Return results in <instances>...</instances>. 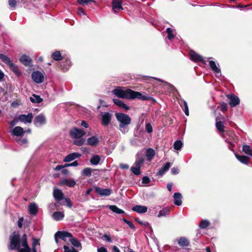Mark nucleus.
Masks as SVG:
<instances>
[{
    "label": "nucleus",
    "instance_id": "nucleus-9",
    "mask_svg": "<svg viewBox=\"0 0 252 252\" xmlns=\"http://www.w3.org/2000/svg\"><path fill=\"white\" fill-rule=\"evenodd\" d=\"M112 115L109 112L102 113L101 115V124L104 126H108L111 120Z\"/></svg>",
    "mask_w": 252,
    "mask_h": 252
},
{
    "label": "nucleus",
    "instance_id": "nucleus-2",
    "mask_svg": "<svg viewBox=\"0 0 252 252\" xmlns=\"http://www.w3.org/2000/svg\"><path fill=\"white\" fill-rule=\"evenodd\" d=\"M113 93L119 98L124 99H135L138 98L142 100H149L152 99V97L141 94L138 92L132 91L129 89L126 90L121 87H117L113 91Z\"/></svg>",
    "mask_w": 252,
    "mask_h": 252
},
{
    "label": "nucleus",
    "instance_id": "nucleus-21",
    "mask_svg": "<svg viewBox=\"0 0 252 252\" xmlns=\"http://www.w3.org/2000/svg\"><path fill=\"white\" fill-rule=\"evenodd\" d=\"M114 103L119 107L128 110L130 109L129 107L126 105L123 101L118 99H113Z\"/></svg>",
    "mask_w": 252,
    "mask_h": 252
},
{
    "label": "nucleus",
    "instance_id": "nucleus-23",
    "mask_svg": "<svg viewBox=\"0 0 252 252\" xmlns=\"http://www.w3.org/2000/svg\"><path fill=\"white\" fill-rule=\"evenodd\" d=\"M76 184L74 180L63 179L61 182V185H66L69 187H73Z\"/></svg>",
    "mask_w": 252,
    "mask_h": 252
},
{
    "label": "nucleus",
    "instance_id": "nucleus-55",
    "mask_svg": "<svg viewBox=\"0 0 252 252\" xmlns=\"http://www.w3.org/2000/svg\"><path fill=\"white\" fill-rule=\"evenodd\" d=\"M123 220L124 222H125L126 224H128L130 228L132 229H134L135 228L132 222L126 220V219H123Z\"/></svg>",
    "mask_w": 252,
    "mask_h": 252
},
{
    "label": "nucleus",
    "instance_id": "nucleus-17",
    "mask_svg": "<svg viewBox=\"0 0 252 252\" xmlns=\"http://www.w3.org/2000/svg\"><path fill=\"white\" fill-rule=\"evenodd\" d=\"M190 59L191 60L194 61V62H198V61H201L204 64H206V62L204 61L203 58L199 55L196 54L194 51H190Z\"/></svg>",
    "mask_w": 252,
    "mask_h": 252
},
{
    "label": "nucleus",
    "instance_id": "nucleus-28",
    "mask_svg": "<svg viewBox=\"0 0 252 252\" xmlns=\"http://www.w3.org/2000/svg\"><path fill=\"white\" fill-rule=\"evenodd\" d=\"M135 220L138 222V223H139L140 224H144L145 226H146V231L147 232H150V234L149 235L150 236H152L153 235V229H152V228L151 226H150L149 225V224L147 223V222H145V223H143L142 221L140 220L138 218H136L135 219Z\"/></svg>",
    "mask_w": 252,
    "mask_h": 252
},
{
    "label": "nucleus",
    "instance_id": "nucleus-39",
    "mask_svg": "<svg viewBox=\"0 0 252 252\" xmlns=\"http://www.w3.org/2000/svg\"><path fill=\"white\" fill-rule=\"evenodd\" d=\"M54 219L56 220H62L64 217V214L61 212H56L53 215Z\"/></svg>",
    "mask_w": 252,
    "mask_h": 252
},
{
    "label": "nucleus",
    "instance_id": "nucleus-25",
    "mask_svg": "<svg viewBox=\"0 0 252 252\" xmlns=\"http://www.w3.org/2000/svg\"><path fill=\"white\" fill-rule=\"evenodd\" d=\"M15 141L20 146L24 147H27L28 145V140L27 138H16Z\"/></svg>",
    "mask_w": 252,
    "mask_h": 252
},
{
    "label": "nucleus",
    "instance_id": "nucleus-7",
    "mask_svg": "<svg viewBox=\"0 0 252 252\" xmlns=\"http://www.w3.org/2000/svg\"><path fill=\"white\" fill-rule=\"evenodd\" d=\"M61 238L64 241H66L67 240V238H68V241L70 242L71 244L75 247L77 248L81 247L80 242L76 239L75 237H55V240L57 243L58 242V239Z\"/></svg>",
    "mask_w": 252,
    "mask_h": 252
},
{
    "label": "nucleus",
    "instance_id": "nucleus-64",
    "mask_svg": "<svg viewBox=\"0 0 252 252\" xmlns=\"http://www.w3.org/2000/svg\"><path fill=\"white\" fill-rule=\"evenodd\" d=\"M112 250L113 252H120L118 248L115 246L113 247Z\"/></svg>",
    "mask_w": 252,
    "mask_h": 252
},
{
    "label": "nucleus",
    "instance_id": "nucleus-44",
    "mask_svg": "<svg viewBox=\"0 0 252 252\" xmlns=\"http://www.w3.org/2000/svg\"><path fill=\"white\" fill-rule=\"evenodd\" d=\"M82 174L87 177H90L92 175V170L90 168H85L82 171Z\"/></svg>",
    "mask_w": 252,
    "mask_h": 252
},
{
    "label": "nucleus",
    "instance_id": "nucleus-31",
    "mask_svg": "<svg viewBox=\"0 0 252 252\" xmlns=\"http://www.w3.org/2000/svg\"><path fill=\"white\" fill-rule=\"evenodd\" d=\"M209 65L211 68L216 74H220V69L217 67L215 62L210 61L209 62Z\"/></svg>",
    "mask_w": 252,
    "mask_h": 252
},
{
    "label": "nucleus",
    "instance_id": "nucleus-14",
    "mask_svg": "<svg viewBox=\"0 0 252 252\" xmlns=\"http://www.w3.org/2000/svg\"><path fill=\"white\" fill-rule=\"evenodd\" d=\"M11 133L12 135L17 137L16 138H19L23 135L24 130L22 127L17 126L13 128L11 131Z\"/></svg>",
    "mask_w": 252,
    "mask_h": 252
},
{
    "label": "nucleus",
    "instance_id": "nucleus-34",
    "mask_svg": "<svg viewBox=\"0 0 252 252\" xmlns=\"http://www.w3.org/2000/svg\"><path fill=\"white\" fill-rule=\"evenodd\" d=\"M108 207L112 212L118 214H122L125 213L124 211L123 210L119 208L117 206L115 205H109Z\"/></svg>",
    "mask_w": 252,
    "mask_h": 252
},
{
    "label": "nucleus",
    "instance_id": "nucleus-46",
    "mask_svg": "<svg viewBox=\"0 0 252 252\" xmlns=\"http://www.w3.org/2000/svg\"><path fill=\"white\" fill-rule=\"evenodd\" d=\"M75 140L73 141V144L78 146H81L83 145L85 142V139L82 138H76Z\"/></svg>",
    "mask_w": 252,
    "mask_h": 252
},
{
    "label": "nucleus",
    "instance_id": "nucleus-26",
    "mask_svg": "<svg viewBox=\"0 0 252 252\" xmlns=\"http://www.w3.org/2000/svg\"><path fill=\"white\" fill-rule=\"evenodd\" d=\"M155 155V152L154 150L152 148H148L146 151V157L147 159L150 161L153 158Z\"/></svg>",
    "mask_w": 252,
    "mask_h": 252
},
{
    "label": "nucleus",
    "instance_id": "nucleus-56",
    "mask_svg": "<svg viewBox=\"0 0 252 252\" xmlns=\"http://www.w3.org/2000/svg\"><path fill=\"white\" fill-rule=\"evenodd\" d=\"M150 179L148 177L144 176L142 178V183L143 184H148L150 182Z\"/></svg>",
    "mask_w": 252,
    "mask_h": 252
},
{
    "label": "nucleus",
    "instance_id": "nucleus-42",
    "mask_svg": "<svg viewBox=\"0 0 252 252\" xmlns=\"http://www.w3.org/2000/svg\"><path fill=\"white\" fill-rule=\"evenodd\" d=\"M183 143L180 140H177L174 143V148L176 150H180L182 147Z\"/></svg>",
    "mask_w": 252,
    "mask_h": 252
},
{
    "label": "nucleus",
    "instance_id": "nucleus-54",
    "mask_svg": "<svg viewBox=\"0 0 252 252\" xmlns=\"http://www.w3.org/2000/svg\"><path fill=\"white\" fill-rule=\"evenodd\" d=\"M220 110L222 111H225L227 109V104L225 102H221L220 105Z\"/></svg>",
    "mask_w": 252,
    "mask_h": 252
},
{
    "label": "nucleus",
    "instance_id": "nucleus-37",
    "mask_svg": "<svg viewBox=\"0 0 252 252\" xmlns=\"http://www.w3.org/2000/svg\"><path fill=\"white\" fill-rule=\"evenodd\" d=\"M54 236H73V235L70 233L65 231H58Z\"/></svg>",
    "mask_w": 252,
    "mask_h": 252
},
{
    "label": "nucleus",
    "instance_id": "nucleus-33",
    "mask_svg": "<svg viewBox=\"0 0 252 252\" xmlns=\"http://www.w3.org/2000/svg\"><path fill=\"white\" fill-rule=\"evenodd\" d=\"M170 207H166L161 210L158 215V217H166L170 212Z\"/></svg>",
    "mask_w": 252,
    "mask_h": 252
},
{
    "label": "nucleus",
    "instance_id": "nucleus-6",
    "mask_svg": "<svg viewBox=\"0 0 252 252\" xmlns=\"http://www.w3.org/2000/svg\"><path fill=\"white\" fill-rule=\"evenodd\" d=\"M32 78L34 82L40 84L44 81V75L39 71H34L32 74Z\"/></svg>",
    "mask_w": 252,
    "mask_h": 252
},
{
    "label": "nucleus",
    "instance_id": "nucleus-41",
    "mask_svg": "<svg viewBox=\"0 0 252 252\" xmlns=\"http://www.w3.org/2000/svg\"><path fill=\"white\" fill-rule=\"evenodd\" d=\"M52 57L56 61H61L62 60V55L59 51L54 52L52 54Z\"/></svg>",
    "mask_w": 252,
    "mask_h": 252
},
{
    "label": "nucleus",
    "instance_id": "nucleus-1",
    "mask_svg": "<svg viewBox=\"0 0 252 252\" xmlns=\"http://www.w3.org/2000/svg\"><path fill=\"white\" fill-rule=\"evenodd\" d=\"M39 239L33 238L32 248L28 244L26 237H11L9 249L17 250L18 252H37V247L39 246Z\"/></svg>",
    "mask_w": 252,
    "mask_h": 252
},
{
    "label": "nucleus",
    "instance_id": "nucleus-30",
    "mask_svg": "<svg viewBox=\"0 0 252 252\" xmlns=\"http://www.w3.org/2000/svg\"><path fill=\"white\" fill-rule=\"evenodd\" d=\"M71 65V62L69 60H66L65 61H63L61 63V67L63 71H67Z\"/></svg>",
    "mask_w": 252,
    "mask_h": 252
},
{
    "label": "nucleus",
    "instance_id": "nucleus-60",
    "mask_svg": "<svg viewBox=\"0 0 252 252\" xmlns=\"http://www.w3.org/2000/svg\"><path fill=\"white\" fill-rule=\"evenodd\" d=\"M24 221L23 218H21L19 219L18 221V226L19 228H22L23 226V223Z\"/></svg>",
    "mask_w": 252,
    "mask_h": 252
},
{
    "label": "nucleus",
    "instance_id": "nucleus-45",
    "mask_svg": "<svg viewBox=\"0 0 252 252\" xmlns=\"http://www.w3.org/2000/svg\"><path fill=\"white\" fill-rule=\"evenodd\" d=\"M66 203V206L69 207V208H71L72 206V203L70 200L69 198H65L64 199V201H61L60 203V205H64L65 204V203Z\"/></svg>",
    "mask_w": 252,
    "mask_h": 252
},
{
    "label": "nucleus",
    "instance_id": "nucleus-63",
    "mask_svg": "<svg viewBox=\"0 0 252 252\" xmlns=\"http://www.w3.org/2000/svg\"><path fill=\"white\" fill-rule=\"evenodd\" d=\"M98 252H107V250L104 247H101L97 249Z\"/></svg>",
    "mask_w": 252,
    "mask_h": 252
},
{
    "label": "nucleus",
    "instance_id": "nucleus-13",
    "mask_svg": "<svg viewBox=\"0 0 252 252\" xmlns=\"http://www.w3.org/2000/svg\"><path fill=\"white\" fill-rule=\"evenodd\" d=\"M229 99V104L231 107H235L240 103V99L238 96L234 94L227 95Z\"/></svg>",
    "mask_w": 252,
    "mask_h": 252
},
{
    "label": "nucleus",
    "instance_id": "nucleus-35",
    "mask_svg": "<svg viewBox=\"0 0 252 252\" xmlns=\"http://www.w3.org/2000/svg\"><path fill=\"white\" fill-rule=\"evenodd\" d=\"M30 100L32 103H40L43 101V99L40 97L39 95L33 94L32 97H30Z\"/></svg>",
    "mask_w": 252,
    "mask_h": 252
},
{
    "label": "nucleus",
    "instance_id": "nucleus-58",
    "mask_svg": "<svg viewBox=\"0 0 252 252\" xmlns=\"http://www.w3.org/2000/svg\"><path fill=\"white\" fill-rule=\"evenodd\" d=\"M63 248L64 252H74L73 248H70L67 246H64Z\"/></svg>",
    "mask_w": 252,
    "mask_h": 252
},
{
    "label": "nucleus",
    "instance_id": "nucleus-11",
    "mask_svg": "<svg viewBox=\"0 0 252 252\" xmlns=\"http://www.w3.org/2000/svg\"><path fill=\"white\" fill-rule=\"evenodd\" d=\"M33 118V115L32 113H28L27 115L21 114L18 117L19 121L24 124L31 123Z\"/></svg>",
    "mask_w": 252,
    "mask_h": 252
},
{
    "label": "nucleus",
    "instance_id": "nucleus-50",
    "mask_svg": "<svg viewBox=\"0 0 252 252\" xmlns=\"http://www.w3.org/2000/svg\"><path fill=\"white\" fill-rule=\"evenodd\" d=\"M166 32L168 34L167 38L169 39H171L172 38H173L174 37V35L173 34V30L172 29H171L170 28H167Z\"/></svg>",
    "mask_w": 252,
    "mask_h": 252
},
{
    "label": "nucleus",
    "instance_id": "nucleus-57",
    "mask_svg": "<svg viewBox=\"0 0 252 252\" xmlns=\"http://www.w3.org/2000/svg\"><path fill=\"white\" fill-rule=\"evenodd\" d=\"M18 121H19L18 119H14L9 123L10 126L12 127L15 126L17 124Z\"/></svg>",
    "mask_w": 252,
    "mask_h": 252
},
{
    "label": "nucleus",
    "instance_id": "nucleus-53",
    "mask_svg": "<svg viewBox=\"0 0 252 252\" xmlns=\"http://www.w3.org/2000/svg\"><path fill=\"white\" fill-rule=\"evenodd\" d=\"M77 2L82 5H84V4H87L90 2H94V0H77Z\"/></svg>",
    "mask_w": 252,
    "mask_h": 252
},
{
    "label": "nucleus",
    "instance_id": "nucleus-38",
    "mask_svg": "<svg viewBox=\"0 0 252 252\" xmlns=\"http://www.w3.org/2000/svg\"><path fill=\"white\" fill-rule=\"evenodd\" d=\"M178 244L180 246H187L189 244V241L185 237H181V238L178 241Z\"/></svg>",
    "mask_w": 252,
    "mask_h": 252
},
{
    "label": "nucleus",
    "instance_id": "nucleus-19",
    "mask_svg": "<svg viewBox=\"0 0 252 252\" xmlns=\"http://www.w3.org/2000/svg\"><path fill=\"white\" fill-rule=\"evenodd\" d=\"M148 208L145 206L136 205L132 208V210L138 213H144L147 211Z\"/></svg>",
    "mask_w": 252,
    "mask_h": 252
},
{
    "label": "nucleus",
    "instance_id": "nucleus-3",
    "mask_svg": "<svg viewBox=\"0 0 252 252\" xmlns=\"http://www.w3.org/2000/svg\"><path fill=\"white\" fill-rule=\"evenodd\" d=\"M115 117L119 123V130L123 133H127L129 130L128 125L131 123V118L126 114L118 112L115 113Z\"/></svg>",
    "mask_w": 252,
    "mask_h": 252
},
{
    "label": "nucleus",
    "instance_id": "nucleus-20",
    "mask_svg": "<svg viewBox=\"0 0 252 252\" xmlns=\"http://www.w3.org/2000/svg\"><path fill=\"white\" fill-rule=\"evenodd\" d=\"M20 61L25 66H29L32 62V59L26 55H23L20 57Z\"/></svg>",
    "mask_w": 252,
    "mask_h": 252
},
{
    "label": "nucleus",
    "instance_id": "nucleus-51",
    "mask_svg": "<svg viewBox=\"0 0 252 252\" xmlns=\"http://www.w3.org/2000/svg\"><path fill=\"white\" fill-rule=\"evenodd\" d=\"M19 2L18 0H8V4L11 7H15Z\"/></svg>",
    "mask_w": 252,
    "mask_h": 252
},
{
    "label": "nucleus",
    "instance_id": "nucleus-40",
    "mask_svg": "<svg viewBox=\"0 0 252 252\" xmlns=\"http://www.w3.org/2000/svg\"><path fill=\"white\" fill-rule=\"evenodd\" d=\"M243 151L247 155L252 156V149L248 145H243Z\"/></svg>",
    "mask_w": 252,
    "mask_h": 252
},
{
    "label": "nucleus",
    "instance_id": "nucleus-8",
    "mask_svg": "<svg viewBox=\"0 0 252 252\" xmlns=\"http://www.w3.org/2000/svg\"><path fill=\"white\" fill-rule=\"evenodd\" d=\"M95 192L102 196H108L112 193V190L110 189H102L98 187H94Z\"/></svg>",
    "mask_w": 252,
    "mask_h": 252
},
{
    "label": "nucleus",
    "instance_id": "nucleus-24",
    "mask_svg": "<svg viewBox=\"0 0 252 252\" xmlns=\"http://www.w3.org/2000/svg\"><path fill=\"white\" fill-rule=\"evenodd\" d=\"M171 166V163L170 162L166 163L164 166L160 168L157 173V174L160 176H162L165 172H166L170 167Z\"/></svg>",
    "mask_w": 252,
    "mask_h": 252
},
{
    "label": "nucleus",
    "instance_id": "nucleus-32",
    "mask_svg": "<svg viewBox=\"0 0 252 252\" xmlns=\"http://www.w3.org/2000/svg\"><path fill=\"white\" fill-rule=\"evenodd\" d=\"M236 158L241 163L247 164L249 161L250 158L246 156H239L235 154Z\"/></svg>",
    "mask_w": 252,
    "mask_h": 252
},
{
    "label": "nucleus",
    "instance_id": "nucleus-52",
    "mask_svg": "<svg viewBox=\"0 0 252 252\" xmlns=\"http://www.w3.org/2000/svg\"><path fill=\"white\" fill-rule=\"evenodd\" d=\"M145 128L148 133H151L153 131V127L150 123L146 125Z\"/></svg>",
    "mask_w": 252,
    "mask_h": 252
},
{
    "label": "nucleus",
    "instance_id": "nucleus-62",
    "mask_svg": "<svg viewBox=\"0 0 252 252\" xmlns=\"http://www.w3.org/2000/svg\"><path fill=\"white\" fill-rule=\"evenodd\" d=\"M77 13L78 15H85V13L84 11V9L81 8V7H80L78 8V11H77Z\"/></svg>",
    "mask_w": 252,
    "mask_h": 252
},
{
    "label": "nucleus",
    "instance_id": "nucleus-47",
    "mask_svg": "<svg viewBox=\"0 0 252 252\" xmlns=\"http://www.w3.org/2000/svg\"><path fill=\"white\" fill-rule=\"evenodd\" d=\"M140 167L135 165L134 166H132L131 167V171L134 174L138 175L140 174Z\"/></svg>",
    "mask_w": 252,
    "mask_h": 252
},
{
    "label": "nucleus",
    "instance_id": "nucleus-49",
    "mask_svg": "<svg viewBox=\"0 0 252 252\" xmlns=\"http://www.w3.org/2000/svg\"><path fill=\"white\" fill-rule=\"evenodd\" d=\"M144 161V159L142 157L139 158L135 162L134 165L138 167H141V165Z\"/></svg>",
    "mask_w": 252,
    "mask_h": 252
},
{
    "label": "nucleus",
    "instance_id": "nucleus-43",
    "mask_svg": "<svg viewBox=\"0 0 252 252\" xmlns=\"http://www.w3.org/2000/svg\"><path fill=\"white\" fill-rule=\"evenodd\" d=\"M217 128L221 132H224V126L223 123L221 121L217 122L216 124Z\"/></svg>",
    "mask_w": 252,
    "mask_h": 252
},
{
    "label": "nucleus",
    "instance_id": "nucleus-48",
    "mask_svg": "<svg viewBox=\"0 0 252 252\" xmlns=\"http://www.w3.org/2000/svg\"><path fill=\"white\" fill-rule=\"evenodd\" d=\"M209 222L207 220H203L199 223V227L201 228H205L209 225Z\"/></svg>",
    "mask_w": 252,
    "mask_h": 252
},
{
    "label": "nucleus",
    "instance_id": "nucleus-15",
    "mask_svg": "<svg viewBox=\"0 0 252 252\" xmlns=\"http://www.w3.org/2000/svg\"><path fill=\"white\" fill-rule=\"evenodd\" d=\"M122 0H113L112 1V8L114 12H119L120 10H123V8L122 6Z\"/></svg>",
    "mask_w": 252,
    "mask_h": 252
},
{
    "label": "nucleus",
    "instance_id": "nucleus-22",
    "mask_svg": "<svg viewBox=\"0 0 252 252\" xmlns=\"http://www.w3.org/2000/svg\"><path fill=\"white\" fill-rule=\"evenodd\" d=\"M173 198L174 200V204L177 206H180L182 205V196L180 193L176 192L174 194Z\"/></svg>",
    "mask_w": 252,
    "mask_h": 252
},
{
    "label": "nucleus",
    "instance_id": "nucleus-10",
    "mask_svg": "<svg viewBox=\"0 0 252 252\" xmlns=\"http://www.w3.org/2000/svg\"><path fill=\"white\" fill-rule=\"evenodd\" d=\"M53 194L55 199L58 203H60L63 199V191L59 189L55 188L54 189Z\"/></svg>",
    "mask_w": 252,
    "mask_h": 252
},
{
    "label": "nucleus",
    "instance_id": "nucleus-12",
    "mask_svg": "<svg viewBox=\"0 0 252 252\" xmlns=\"http://www.w3.org/2000/svg\"><path fill=\"white\" fill-rule=\"evenodd\" d=\"M46 122V118L42 114L36 116L34 120V124L36 126H40L44 125Z\"/></svg>",
    "mask_w": 252,
    "mask_h": 252
},
{
    "label": "nucleus",
    "instance_id": "nucleus-5",
    "mask_svg": "<svg viewBox=\"0 0 252 252\" xmlns=\"http://www.w3.org/2000/svg\"><path fill=\"white\" fill-rule=\"evenodd\" d=\"M85 131L76 127H73L69 131V134L72 138H80L85 134Z\"/></svg>",
    "mask_w": 252,
    "mask_h": 252
},
{
    "label": "nucleus",
    "instance_id": "nucleus-27",
    "mask_svg": "<svg viewBox=\"0 0 252 252\" xmlns=\"http://www.w3.org/2000/svg\"><path fill=\"white\" fill-rule=\"evenodd\" d=\"M228 136V138L226 137L225 135H223V137L225 139V142L227 143L232 145V140L234 138V134L232 132H227L225 133Z\"/></svg>",
    "mask_w": 252,
    "mask_h": 252
},
{
    "label": "nucleus",
    "instance_id": "nucleus-29",
    "mask_svg": "<svg viewBox=\"0 0 252 252\" xmlns=\"http://www.w3.org/2000/svg\"><path fill=\"white\" fill-rule=\"evenodd\" d=\"M29 211L31 215H36L38 211V206L35 203L30 204L29 206Z\"/></svg>",
    "mask_w": 252,
    "mask_h": 252
},
{
    "label": "nucleus",
    "instance_id": "nucleus-61",
    "mask_svg": "<svg viewBox=\"0 0 252 252\" xmlns=\"http://www.w3.org/2000/svg\"><path fill=\"white\" fill-rule=\"evenodd\" d=\"M6 94V92L4 91V89L0 87V99H2V97Z\"/></svg>",
    "mask_w": 252,
    "mask_h": 252
},
{
    "label": "nucleus",
    "instance_id": "nucleus-16",
    "mask_svg": "<svg viewBox=\"0 0 252 252\" xmlns=\"http://www.w3.org/2000/svg\"><path fill=\"white\" fill-rule=\"evenodd\" d=\"M81 156V155L78 153H73L67 155L63 161L65 162H68L80 158Z\"/></svg>",
    "mask_w": 252,
    "mask_h": 252
},
{
    "label": "nucleus",
    "instance_id": "nucleus-36",
    "mask_svg": "<svg viewBox=\"0 0 252 252\" xmlns=\"http://www.w3.org/2000/svg\"><path fill=\"white\" fill-rule=\"evenodd\" d=\"M100 161V157L98 155L93 156L91 159L90 162L93 165H97Z\"/></svg>",
    "mask_w": 252,
    "mask_h": 252
},
{
    "label": "nucleus",
    "instance_id": "nucleus-18",
    "mask_svg": "<svg viewBox=\"0 0 252 252\" xmlns=\"http://www.w3.org/2000/svg\"><path fill=\"white\" fill-rule=\"evenodd\" d=\"M99 141V139L96 136H93L87 139V144L92 147H95L98 145Z\"/></svg>",
    "mask_w": 252,
    "mask_h": 252
},
{
    "label": "nucleus",
    "instance_id": "nucleus-4",
    "mask_svg": "<svg viewBox=\"0 0 252 252\" xmlns=\"http://www.w3.org/2000/svg\"><path fill=\"white\" fill-rule=\"evenodd\" d=\"M0 59L8 65L10 69L17 75L21 74L18 66L12 63L10 58L3 54H0Z\"/></svg>",
    "mask_w": 252,
    "mask_h": 252
},
{
    "label": "nucleus",
    "instance_id": "nucleus-59",
    "mask_svg": "<svg viewBox=\"0 0 252 252\" xmlns=\"http://www.w3.org/2000/svg\"><path fill=\"white\" fill-rule=\"evenodd\" d=\"M171 172L173 175H176L179 173V169L176 167H173L171 169Z\"/></svg>",
    "mask_w": 252,
    "mask_h": 252
}]
</instances>
